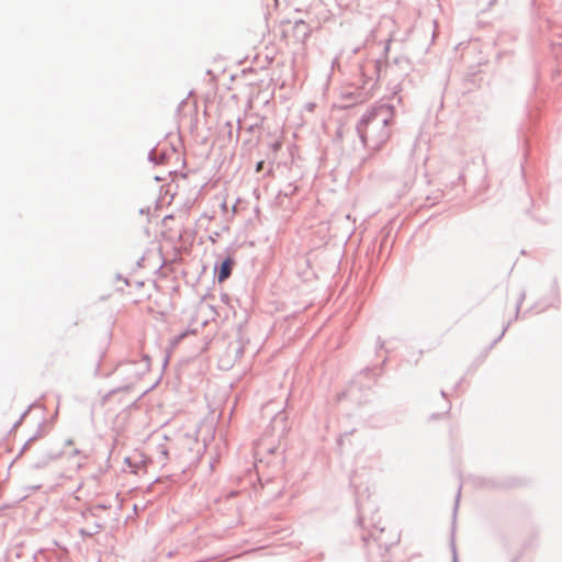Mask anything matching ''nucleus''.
Masks as SVG:
<instances>
[{"label":"nucleus","instance_id":"obj_1","mask_svg":"<svg viewBox=\"0 0 562 562\" xmlns=\"http://www.w3.org/2000/svg\"><path fill=\"white\" fill-rule=\"evenodd\" d=\"M234 263H235L234 259L231 258V257L226 258L222 262L221 269H220V272H218V276H217V279H218L220 282H223L227 278H229Z\"/></svg>","mask_w":562,"mask_h":562},{"label":"nucleus","instance_id":"obj_3","mask_svg":"<svg viewBox=\"0 0 562 562\" xmlns=\"http://www.w3.org/2000/svg\"><path fill=\"white\" fill-rule=\"evenodd\" d=\"M279 147H280V144H276V145H274V150H278V149H279Z\"/></svg>","mask_w":562,"mask_h":562},{"label":"nucleus","instance_id":"obj_2","mask_svg":"<svg viewBox=\"0 0 562 562\" xmlns=\"http://www.w3.org/2000/svg\"><path fill=\"white\" fill-rule=\"evenodd\" d=\"M262 168H263V161H259V162L257 164V166H256V171H257V172H259V171H261V170H262Z\"/></svg>","mask_w":562,"mask_h":562}]
</instances>
